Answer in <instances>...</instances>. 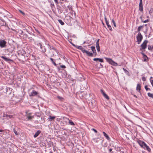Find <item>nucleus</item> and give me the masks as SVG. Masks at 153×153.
I'll return each instance as SVG.
<instances>
[{"mask_svg": "<svg viewBox=\"0 0 153 153\" xmlns=\"http://www.w3.org/2000/svg\"><path fill=\"white\" fill-rule=\"evenodd\" d=\"M58 97V98L59 99H61H61H63V98H62V97H60L58 96V97Z\"/></svg>", "mask_w": 153, "mask_h": 153, "instance_id": "45", "label": "nucleus"}, {"mask_svg": "<svg viewBox=\"0 0 153 153\" xmlns=\"http://www.w3.org/2000/svg\"><path fill=\"white\" fill-rule=\"evenodd\" d=\"M50 60L53 63V64L55 65L56 66V64L55 63V62L53 61V59L52 58H50Z\"/></svg>", "mask_w": 153, "mask_h": 153, "instance_id": "29", "label": "nucleus"}, {"mask_svg": "<svg viewBox=\"0 0 153 153\" xmlns=\"http://www.w3.org/2000/svg\"><path fill=\"white\" fill-rule=\"evenodd\" d=\"M151 83L153 87V80H150Z\"/></svg>", "mask_w": 153, "mask_h": 153, "instance_id": "39", "label": "nucleus"}, {"mask_svg": "<svg viewBox=\"0 0 153 153\" xmlns=\"http://www.w3.org/2000/svg\"><path fill=\"white\" fill-rule=\"evenodd\" d=\"M143 56L144 58L145 57V58H148L147 56L145 54V56Z\"/></svg>", "mask_w": 153, "mask_h": 153, "instance_id": "46", "label": "nucleus"}, {"mask_svg": "<svg viewBox=\"0 0 153 153\" xmlns=\"http://www.w3.org/2000/svg\"><path fill=\"white\" fill-rule=\"evenodd\" d=\"M13 131L14 132V133L15 134L17 135L19 134V133L17 132L16 131V130L15 128L13 129Z\"/></svg>", "mask_w": 153, "mask_h": 153, "instance_id": "30", "label": "nucleus"}, {"mask_svg": "<svg viewBox=\"0 0 153 153\" xmlns=\"http://www.w3.org/2000/svg\"><path fill=\"white\" fill-rule=\"evenodd\" d=\"M143 153H144V152H143Z\"/></svg>", "mask_w": 153, "mask_h": 153, "instance_id": "63", "label": "nucleus"}, {"mask_svg": "<svg viewBox=\"0 0 153 153\" xmlns=\"http://www.w3.org/2000/svg\"><path fill=\"white\" fill-rule=\"evenodd\" d=\"M105 137H106L107 140H110V138L108 136V134H106V135L105 136Z\"/></svg>", "mask_w": 153, "mask_h": 153, "instance_id": "33", "label": "nucleus"}, {"mask_svg": "<svg viewBox=\"0 0 153 153\" xmlns=\"http://www.w3.org/2000/svg\"><path fill=\"white\" fill-rule=\"evenodd\" d=\"M142 79L143 81H145L146 80V79L145 77L143 76L142 78Z\"/></svg>", "mask_w": 153, "mask_h": 153, "instance_id": "35", "label": "nucleus"}, {"mask_svg": "<svg viewBox=\"0 0 153 153\" xmlns=\"http://www.w3.org/2000/svg\"><path fill=\"white\" fill-rule=\"evenodd\" d=\"M60 67L63 68H66V67L65 65H62L60 66Z\"/></svg>", "mask_w": 153, "mask_h": 153, "instance_id": "36", "label": "nucleus"}, {"mask_svg": "<svg viewBox=\"0 0 153 153\" xmlns=\"http://www.w3.org/2000/svg\"><path fill=\"white\" fill-rule=\"evenodd\" d=\"M112 150V149H109V151L110 152H111Z\"/></svg>", "mask_w": 153, "mask_h": 153, "instance_id": "51", "label": "nucleus"}, {"mask_svg": "<svg viewBox=\"0 0 153 153\" xmlns=\"http://www.w3.org/2000/svg\"><path fill=\"white\" fill-rule=\"evenodd\" d=\"M73 45L74 46H75V45L74 44H73Z\"/></svg>", "mask_w": 153, "mask_h": 153, "instance_id": "61", "label": "nucleus"}, {"mask_svg": "<svg viewBox=\"0 0 153 153\" xmlns=\"http://www.w3.org/2000/svg\"><path fill=\"white\" fill-rule=\"evenodd\" d=\"M99 39H98L96 42V47L97 48V51L99 52L100 51V47L99 45Z\"/></svg>", "mask_w": 153, "mask_h": 153, "instance_id": "10", "label": "nucleus"}, {"mask_svg": "<svg viewBox=\"0 0 153 153\" xmlns=\"http://www.w3.org/2000/svg\"><path fill=\"white\" fill-rule=\"evenodd\" d=\"M35 30H36V31L38 33H40V32H39V31L37 30H36L35 29Z\"/></svg>", "mask_w": 153, "mask_h": 153, "instance_id": "48", "label": "nucleus"}, {"mask_svg": "<svg viewBox=\"0 0 153 153\" xmlns=\"http://www.w3.org/2000/svg\"><path fill=\"white\" fill-rule=\"evenodd\" d=\"M1 58L3 59L5 61H7V62H8V61H13V60L10 59H9L5 56H1Z\"/></svg>", "mask_w": 153, "mask_h": 153, "instance_id": "15", "label": "nucleus"}, {"mask_svg": "<svg viewBox=\"0 0 153 153\" xmlns=\"http://www.w3.org/2000/svg\"><path fill=\"white\" fill-rule=\"evenodd\" d=\"M6 42L4 40L0 39V47L4 48L5 47Z\"/></svg>", "mask_w": 153, "mask_h": 153, "instance_id": "7", "label": "nucleus"}, {"mask_svg": "<svg viewBox=\"0 0 153 153\" xmlns=\"http://www.w3.org/2000/svg\"><path fill=\"white\" fill-rule=\"evenodd\" d=\"M50 153H53L52 152H50Z\"/></svg>", "mask_w": 153, "mask_h": 153, "instance_id": "58", "label": "nucleus"}, {"mask_svg": "<svg viewBox=\"0 0 153 153\" xmlns=\"http://www.w3.org/2000/svg\"><path fill=\"white\" fill-rule=\"evenodd\" d=\"M41 131L40 130L37 131L34 135V137L36 138L38 137L39 134L41 133Z\"/></svg>", "mask_w": 153, "mask_h": 153, "instance_id": "17", "label": "nucleus"}, {"mask_svg": "<svg viewBox=\"0 0 153 153\" xmlns=\"http://www.w3.org/2000/svg\"><path fill=\"white\" fill-rule=\"evenodd\" d=\"M94 61H99V62H103V59H100V58H94L93 59Z\"/></svg>", "mask_w": 153, "mask_h": 153, "instance_id": "18", "label": "nucleus"}, {"mask_svg": "<svg viewBox=\"0 0 153 153\" xmlns=\"http://www.w3.org/2000/svg\"><path fill=\"white\" fill-rule=\"evenodd\" d=\"M91 48L92 51L93 52V53H94L95 55V56H96L97 55V52L95 49L94 46H91Z\"/></svg>", "mask_w": 153, "mask_h": 153, "instance_id": "13", "label": "nucleus"}, {"mask_svg": "<svg viewBox=\"0 0 153 153\" xmlns=\"http://www.w3.org/2000/svg\"><path fill=\"white\" fill-rule=\"evenodd\" d=\"M101 93L103 95L104 97L105 98L107 99L108 100H109V97L108 96L105 94V93L103 91V90L102 89H101Z\"/></svg>", "mask_w": 153, "mask_h": 153, "instance_id": "12", "label": "nucleus"}, {"mask_svg": "<svg viewBox=\"0 0 153 153\" xmlns=\"http://www.w3.org/2000/svg\"><path fill=\"white\" fill-rule=\"evenodd\" d=\"M93 140L94 142L97 143H101L102 142V141H103L102 139H101L99 138H94L93 139Z\"/></svg>", "mask_w": 153, "mask_h": 153, "instance_id": "8", "label": "nucleus"}, {"mask_svg": "<svg viewBox=\"0 0 153 153\" xmlns=\"http://www.w3.org/2000/svg\"><path fill=\"white\" fill-rule=\"evenodd\" d=\"M107 26L108 27L109 30H111V31L112 30V28L110 25H109H109H107Z\"/></svg>", "mask_w": 153, "mask_h": 153, "instance_id": "32", "label": "nucleus"}, {"mask_svg": "<svg viewBox=\"0 0 153 153\" xmlns=\"http://www.w3.org/2000/svg\"><path fill=\"white\" fill-rule=\"evenodd\" d=\"M103 133L104 136H105L106 134H107L105 132H103Z\"/></svg>", "mask_w": 153, "mask_h": 153, "instance_id": "42", "label": "nucleus"}, {"mask_svg": "<svg viewBox=\"0 0 153 153\" xmlns=\"http://www.w3.org/2000/svg\"><path fill=\"white\" fill-rule=\"evenodd\" d=\"M83 53H86L88 56H93V53H91L85 50H84Z\"/></svg>", "mask_w": 153, "mask_h": 153, "instance_id": "11", "label": "nucleus"}, {"mask_svg": "<svg viewBox=\"0 0 153 153\" xmlns=\"http://www.w3.org/2000/svg\"><path fill=\"white\" fill-rule=\"evenodd\" d=\"M148 49L149 50H152L153 49V46H151L149 45L148 46Z\"/></svg>", "mask_w": 153, "mask_h": 153, "instance_id": "28", "label": "nucleus"}, {"mask_svg": "<svg viewBox=\"0 0 153 153\" xmlns=\"http://www.w3.org/2000/svg\"><path fill=\"white\" fill-rule=\"evenodd\" d=\"M92 130L93 131H94V132L95 133H97V131L94 128H92Z\"/></svg>", "mask_w": 153, "mask_h": 153, "instance_id": "38", "label": "nucleus"}, {"mask_svg": "<svg viewBox=\"0 0 153 153\" xmlns=\"http://www.w3.org/2000/svg\"><path fill=\"white\" fill-rule=\"evenodd\" d=\"M85 43V42H84V43Z\"/></svg>", "mask_w": 153, "mask_h": 153, "instance_id": "62", "label": "nucleus"}, {"mask_svg": "<svg viewBox=\"0 0 153 153\" xmlns=\"http://www.w3.org/2000/svg\"><path fill=\"white\" fill-rule=\"evenodd\" d=\"M56 118L55 116H53L52 117L51 116H50L48 118V119L50 121H52L53 120Z\"/></svg>", "mask_w": 153, "mask_h": 153, "instance_id": "21", "label": "nucleus"}, {"mask_svg": "<svg viewBox=\"0 0 153 153\" xmlns=\"http://www.w3.org/2000/svg\"><path fill=\"white\" fill-rule=\"evenodd\" d=\"M12 30H14H14H14L13 29H12Z\"/></svg>", "mask_w": 153, "mask_h": 153, "instance_id": "57", "label": "nucleus"}, {"mask_svg": "<svg viewBox=\"0 0 153 153\" xmlns=\"http://www.w3.org/2000/svg\"><path fill=\"white\" fill-rule=\"evenodd\" d=\"M35 43L38 46L40 47V49H42V50H41V51L42 52L44 53L46 51V50L45 48H44V49H42L43 47L42 46V44L41 43L38 42H35Z\"/></svg>", "mask_w": 153, "mask_h": 153, "instance_id": "5", "label": "nucleus"}, {"mask_svg": "<svg viewBox=\"0 0 153 153\" xmlns=\"http://www.w3.org/2000/svg\"><path fill=\"white\" fill-rule=\"evenodd\" d=\"M143 25L142 26H139L137 30L138 32H140V30H141V28L143 27Z\"/></svg>", "mask_w": 153, "mask_h": 153, "instance_id": "24", "label": "nucleus"}, {"mask_svg": "<svg viewBox=\"0 0 153 153\" xmlns=\"http://www.w3.org/2000/svg\"><path fill=\"white\" fill-rule=\"evenodd\" d=\"M149 14H151V13H152V11H151V10H150L149 11Z\"/></svg>", "mask_w": 153, "mask_h": 153, "instance_id": "53", "label": "nucleus"}, {"mask_svg": "<svg viewBox=\"0 0 153 153\" xmlns=\"http://www.w3.org/2000/svg\"><path fill=\"white\" fill-rule=\"evenodd\" d=\"M143 36L139 32L137 36V42H138V44H139L140 43L142 39Z\"/></svg>", "mask_w": 153, "mask_h": 153, "instance_id": "3", "label": "nucleus"}, {"mask_svg": "<svg viewBox=\"0 0 153 153\" xmlns=\"http://www.w3.org/2000/svg\"><path fill=\"white\" fill-rule=\"evenodd\" d=\"M65 118L69 121V124L72 126H74L75 125L74 123H73V122L69 120L68 118L66 117H65Z\"/></svg>", "mask_w": 153, "mask_h": 153, "instance_id": "20", "label": "nucleus"}, {"mask_svg": "<svg viewBox=\"0 0 153 153\" xmlns=\"http://www.w3.org/2000/svg\"><path fill=\"white\" fill-rule=\"evenodd\" d=\"M100 65H102H102H101V64H100Z\"/></svg>", "mask_w": 153, "mask_h": 153, "instance_id": "60", "label": "nucleus"}, {"mask_svg": "<svg viewBox=\"0 0 153 153\" xmlns=\"http://www.w3.org/2000/svg\"><path fill=\"white\" fill-rule=\"evenodd\" d=\"M3 131V130H0V132H2Z\"/></svg>", "mask_w": 153, "mask_h": 153, "instance_id": "55", "label": "nucleus"}, {"mask_svg": "<svg viewBox=\"0 0 153 153\" xmlns=\"http://www.w3.org/2000/svg\"><path fill=\"white\" fill-rule=\"evenodd\" d=\"M148 42V41L147 40H145L143 42L141 45V47L142 49H145L147 47V44Z\"/></svg>", "mask_w": 153, "mask_h": 153, "instance_id": "6", "label": "nucleus"}, {"mask_svg": "<svg viewBox=\"0 0 153 153\" xmlns=\"http://www.w3.org/2000/svg\"><path fill=\"white\" fill-rule=\"evenodd\" d=\"M105 22L107 21H108L107 20V18H106V17H105Z\"/></svg>", "mask_w": 153, "mask_h": 153, "instance_id": "47", "label": "nucleus"}, {"mask_svg": "<svg viewBox=\"0 0 153 153\" xmlns=\"http://www.w3.org/2000/svg\"><path fill=\"white\" fill-rule=\"evenodd\" d=\"M123 69L127 75H129V73L128 71H127L126 69L124 68H123Z\"/></svg>", "mask_w": 153, "mask_h": 153, "instance_id": "22", "label": "nucleus"}, {"mask_svg": "<svg viewBox=\"0 0 153 153\" xmlns=\"http://www.w3.org/2000/svg\"><path fill=\"white\" fill-rule=\"evenodd\" d=\"M149 21V20L148 19H147L146 20L144 21H142V22L144 23H146L147 22Z\"/></svg>", "mask_w": 153, "mask_h": 153, "instance_id": "37", "label": "nucleus"}, {"mask_svg": "<svg viewBox=\"0 0 153 153\" xmlns=\"http://www.w3.org/2000/svg\"><path fill=\"white\" fill-rule=\"evenodd\" d=\"M140 146L145 149H146L149 152L151 151V149L149 147L146 145V144H139Z\"/></svg>", "mask_w": 153, "mask_h": 153, "instance_id": "4", "label": "nucleus"}, {"mask_svg": "<svg viewBox=\"0 0 153 153\" xmlns=\"http://www.w3.org/2000/svg\"><path fill=\"white\" fill-rule=\"evenodd\" d=\"M105 58L106 60V61L111 65L115 66H116L117 65V63L114 61L112 59L107 57H105Z\"/></svg>", "mask_w": 153, "mask_h": 153, "instance_id": "2", "label": "nucleus"}, {"mask_svg": "<svg viewBox=\"0 0 153 153\" xmlns=\"http://www.w3.org/2000/svg\"><path fill=\"white\" fill-rule=\"evenodd\" d=\"M55 2L56 3H57L58 4V1L57 0H54Z\"/></svg>", "mask_w": 153, "mask_h": 153, "instance_id": "44", "label": "nucleus"}, {"mask_svg": "<svg viewBox=\"0 0 153 153\" xmlns=\"http://www.w3.org/2000/svg\"><path fill=\"white\" fill-rule=\"evenodd\" d=\"M134 96L136 97H137V96H136L135 95H134Z\"/></svg>", "mask_w": 153, "mask_h": 153, "instance_id": "56", "label": "nucleus"}, {"mask_svg": "<svg viewBox=\"0 0 153 153\" xmlns=\"http://www.w3.org/2000/svg\"><path fill=\"white\" fill-rule=\"evenodd\" d=\"M2 26H6L7 25V24H6V23L5 22H3V23L2 24Z\"/></svg>", "mask_w": 153, "mask_h": 153, "instance_id": "40", "label": "nucleus"}, {"mask_svg": "<svg viewBox=\"0 0 153 153\" xmlns=\"http://www.w3.org/2000/svg\"><path fill=\"white\" fill-rule=\"evenodd\" d=\"M148 96L152 98L153 97V94H152L149 93H148Z\"/></svg>", "mask_w": 153, "mask_h": 153, "instance_id": "27", "label": "nucleus"}, {"mask_svg": "<svg viewBox=\"0 0 153 153\" xmlns=\"http://www.w3.org/2000/svg\"><path fill=\"white\" fill-rule=\"evenodd\" d=\"M140 19H141V20L142 21H143V20H142V16H141L140 17Z\"/></svg>", "mask_w": 153, "mask_h": 153, "instance_id": "54", "label": "nucleus"}, {"mask_svg": "<svg viewBox=\"0 0 153 153\" xmlns=\"http://www.w3.org/2000/svg\"><path fill=\"white\" fill-rule=\"evenodd\" d=\"M102 24L104 25V24L103 23V22H102Z\"/></svg>", "mask_w": 153, "mask_h": 153, "instance_id": "59", "label": "nucleus"}, {"mask_svg": "<svg viewBox=\"0 0 153 153\" xmlns=\"http://www.w3.org/2000/svg\"><path fill=\"white\" fill-rule=\"evenodd\" d=\"M141 54L143 55V56H145V54L143 53H141Z\"/></svg>", "mask_w": 153, "mask_h": 153, "instance_id": "50", "label": "nucleus"}, {"mask_svg": "<svg viewBox=\"0 0 153 153\" xmlns=\"http://www.w3.org/2000/svg\"><path fill=\"white\" fill-rule=\"evenodd\" d=\"M139 9L141 11H143V3L142 0H140V2L139 4Z\"/></svg>", "mask_w": 153, "mask_h": 153, "instance_id": "9", "label": "nucleus"}, {"mask_svg": "<svg viewBox=\"0 0 153 153\" xmlns=\"http://www.w3.org/2000/svg\"><path fill=\"white\" fill-rule=\"evenodd\" d=\"M144 58V61H146V59H147V58H145H145Z\"/></svg>", "mask_w": 153, "mask_h": 153, "instance_id": "49", "label": "nucleus"}, {"mask_svg": "<svg viewBox=\"0 0 153 153\" xmlns=\"http://www.w3.org/2000/svg\"><path fill=\"white\" fill-rule=\"evenodd\" d=\"M25 113H26L25 116L26 117L27 120H31L34 118V116L32 115V113H29L27 111H25Z\"/></svg>", "mask_w": 153, "mask_h": 153, "instance_id": "1", "label": "nucleus"}, {"mask_svg": "<svg viewBox=\"0 0 153 153\" xmlns=\"http://www.w3.org/2000/svg\"><path fill=\"white\" fill-rule=\"evenodd\" d=\"M145 88L146 90V91H150V89L149 88H148V86L147 85H146L145 86Z\"/></svg>", "mask_w": 153, "mask_h": 153, "instance_id": "26", "label": "nucleus"}, {"mask_svg": "<svg viewBox=\"0 0 153 153\" xmlns=\"http://www.w3.org/2000/svg\"><path fill=\"white\" fill-rule=\"evenodd\" d=\"M137 143H145L144 142L142 141H141L140 140H138L137 141Z\"/></svg>", "mask_w": 153, "mask_h": 153, "instance_id": "31", "label": "nucleus"}, {"mask_svg": "<svg viewBox=\"0 0 153 153\" xmlns=\"http://www.w3.org/2000/svg\"><path fill=\"white\" fill-rule=\"evenodd\" d=\"M112 22L113 23L114 26L115 27H116V24L115 22L114 21V20L113 19L112 20Z\"/></svg>", "mask_w": 153, "mask_h": 153, "instance_id": "34", "label": "nucleus"}, {"mask_svg": "<svg viewBox=\"0 0 153 153\" xmlns=\"http://www.w3.org/2000/svg\"><path fill=\"white\" fill-rule=\"evenodd\" d=\"M137 90L140 93L141 85L139 84H138L137 86Z\"/></svg>", "mask_w": 153, "mask_h": 153, "instance_id": "16", "label": "nucleus"}, {"mask_svg": "<svg viewBox=\"0 0 153 153\" xmlns=\"http://www.w3.org/2000/svg\"><path fill=\"white\" fill-rule=\"evenodd\" d=\"M37 92L35 90H33L29 95L30 96H34L38 94Z\"/></svg>", "mask_w": 153, "mask_h": 153, "instance_id": "14", "label": "nucleus"}, {"mask_svg": "<svg viewBox=\"0 0 153 153\" xmlns=\"http://www.w3.org/2000/svg\"><path fill=\"white\" fill-rule=\"evenodd\" d=\"M58 21L61 25H64V23L61 20L59 19L58 20Z\"/></svg>", "mask_w": 153, "mask_h": 153, "instance_id": "25", "label": "nucleus"}, {"mask_svg": "<svg viewBox=\"0 0 153 153\" xmlns=\"http://www.w3.org/2000/svg\"><path fill=\"white\" fill-rule=\"evenodd\" d=\"M75 46L77 48L81 50L82 52H83L85 50L82 46L77 45L76 46Z\"/></svg>", "mask_w": 153, "mask_h": 153, "instance_id": "19", "label": "nucleus"}, {"mask_svg": "<svg viewBox=\"0 0 153 153\" xmlns=\"http://www.w3.org/2000/svg\"><path fill=\"white\" fill-rule=\"evenodd\" d=\"M19 11L21 13H22L23 15H25V13L23 12L22 11H21V10H19Z\"/></svg>", "mask_w": 153, "mask_h": 153, "instance_id": "41", "label": "nucleus"}, {"mask_svg": "<svg viewBox=\"0 0 153 153\" xmlns=\"http://www.w3.org/2000/svg\"><path fill=\"white\" fill-rule=\"evenodd\" d=\"M105 22H106L107 25H109V22L108 21H106Z\"/></svg>", "mask_w": 153, "mask_h": 153, "instance_id": "43", "label": "nucleus"}, {"mask_svg": "<svg viewBox=\"0 0 153 153\" xmlns=\"http://www.w3.org/2000/svg\"><path fill=\"white\" fill-rule=\"evenodd\" d=\"M1 21H2L3 22H4V20L3 19H2L1 20Z\"/></svg>", "mask_w": 153, "mask_h": 153, "instance_id": "52", "label": "nucleus"}, {"mask_svg": "<svg viewBox=\"0 0 153 153\" xmlns=\"http://www.w3.org/2000/svg\"><path fill=\"white\" fill-rule=\"evenodd\" d=\"M7 118H12L13 117V116L10 115H6V116Z\"/></svg>", "mask_w": 153, "mask_h": 153, "instance_id": "23", "label": "nucleus"}]
</instances>
